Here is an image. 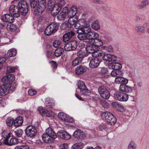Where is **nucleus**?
<instances>
[{"instance_id": "11", "label": "nucleus", "mask_w": 149, "mask_h": 149, "mask_svg": "<svg viewBox=\"0 0 149 149\" xmlns=\"http://www.w3.org/2000/svg\"><path fill=\"white\" fill-rule=\"evenodd\" d=\"M37 132V130L35 127L31 125L28 126L25 130L26 134L29 137H33L35 136Z\"/></svg>"}, {"instance_id": "34", "label": "nucleus", "mask_w": 149, "mask_h": 149, "mask_svg": "<svg viewBox=\"0 0 149 149\" xmlns=\"http://www.w3.org/2000/svg\"><path fill=\"white\" fill-rule=\"evenodd\" d=\"M91 27L93 29L95 30H98L100 29L99 22L97 20L93 21L91 24Z\"/></svg>"}, {"instance_id": "28", "label": "nucleus", "mask_w": 149, "mask_h": 149, "mask_svg": "<svg viewBox=\"0 0 149 149\" xmlns=\"http://www.w3.org/2000/svg\"><path fill=\"white\" fill-rule=\"evenodd\" d=\"M77 10V7L76 6H72L70 9L68 14V17H75Z\"/></svg>"}, {"instance_id": "26", "label": "nucleus", "mask_w": 149, "mask_h": 149, "mask_svg": "<svg viewBox=\"0 0 149 149\" xmlns=\"http://www.w3.org/2000/svg\"><path fill=\"white\" fill-rule=\"evenodd\" d=\"M147 23L143 24V25H136L135 27V30L138 33H144L145 32V29L147 26Z\"/></svg>"}, {"instance_id": "40", "label": "nucleus", "mask_w": 149, "mask_h": 149, "mask_svg": "<svg viewBox=\"0 0 149 149\" xmlns=\"http://www.w3.org/2000/svg\"><path fill=\"white\" fill-rule=\"evenodd\" d=\"M17 53L16 50L14 49H11L9 50L7 53V56L9 57L15 56Z\"/></svg>"}, {"instance_id": "19", "label": "nucleus", "mask_w": 149, "mask_h": 149, "mask_svg": "<svg viewBox=\"0 0 149 149\" xmlns=\"http://www.w3.org/2000/svg\"><path fill=\"white\" fill-rule=\"evenodd\" d=\"M57 134L60 138L65 140H69L71 137L70 134L65 131L62 130L59 131L58 132Z\"/></svg>"}, {"instance_id": "15", "label": "nucleus", "mask_w": 149, "mask_h": 149, "mask_svg": "<svg viewBox=\"0 0 149 149\" xmlns=\"http://www.w3.org/2000/svg\"><path fill=\"white\" fill-rule=\"evenodd\" d=\"M46 5V3L45 1L42 0L40 1L36 6L35 11L38 12L39 13H42L45 9Z\"/></svg>"}, {"instance_id": "61", "label": "nucleus", "mask_w": 149, "mask_h": 149, "mask_svg": "<svg viewBox=\"0 0 149 149\" xmlns=\"http://www.w3.org/2000/svg\"><path fill=\"white\" fill-rule=\"evenodd\" d=\"M83 28L82 27H80V28H79L76 30V32L78 34H84Z\"/></svg>"}, {"instance_id": "27", "label": "nucleus", "mask_w": 149, "mask_h": 149, "mask_svg": "<svg viewBox=\"0 0 149 149\" xmlns=\"http://www.w3.org/2000/svg\"><path fill=\"white\" fill-rule=\"evenodd\" d=\"M87 39L95 40L99 37L98 34L96 33L92 32L91 31L86 35Z\"/></svg>"}, {"instance_id": "37", "label": "nucleus", "mask_w": 149, "mask_h": 149, "mask_svg": "<svg viewBox=\"0 0 149 149\" xmlns=\"http://www.w3.org/2000/svg\"><path fill=\"white\" fill-rule=\"evenodd\" d=\"M6 28L8 30H11L12 31H14L17 29V26L14 24L11 23H9V24H6Z\"/></svg>"}, {"instance_id": "60", "label": "nucleus", "mask_w": 149, "mask_h": 149, "mask_svg": "<svg viewBox=\"0 0 149 149\" xmlns=\"http://www.w3.org/2000/svg\"><path fill=\"white\" fill-rule=\"evenodd\" d=\"M56 3H58L59 6H61V7L62 8V7L65 5V2L64 0H60L59 2Z\"/></svg>"}, {"instance_id": "55", "label": "nucleus", "mask_w": 149, "mask_h": 149, "mask_svg": "<svg viewBox=\"0 0 149 149\" xmlns=\"http://www.w3.org/2000/svg\"><path fill=\"white\" fill-rule=\"evenodd\" d=\"M49 63L51 64V66L53 68H56L57 67V65L56 62L54 61H49Z\"/></svg>"}, {"instance_id": "41", "label": "nucleus", "mask_w": 149, "mask_h": 149, "mask_svg": "<svg viewBox=\"0 0 149 149\" xmlns=\"http://www.w3.org/2000/svg\"><path fill=\"white\" fill-rule=\"evenodd\" d=\"M57 19L59 21L64 20L66 17V15L64 13H62L61 12H59L56 15Z\"/></svg>"}, {"instance_id": "25", "label": "nucleus", "mask_w": 149, "mask_h": 149, "mask_svg": "<svg viewBox=\"0 0 149 149\" xmlns=\"http://www.w3.org/2000/svg\"><path fill=\"white\" fill-rule=\"evenodd\" d=\"M109 66L110 68H111L112 69L121 70L120 69L122 68V65L121 64L118 62L111 63L109 64Z\"/></svg>"}, {"instance_id": "23", "label": "nucleus", "mask_w": 149, "mask_h": 149, "mask_svg": "<svg viewBox=\"0 0 149 149\" xmlns=\"http://www.w3.org/2000/svg\"><path fill=\"white\" fill-rule=\"evenodd\" d=\"M58 117L61 120L66 122H71L72 121V119L65 113L60 112L58 114Z\"/></svg>"}, {"instance_id": "3", "label": "nucleus", "mask_w": 149, "mask_h": 149, "mask_svg": "<svg viewBox=\"0 0 149 149\" xmlns=\"http://www.w3.org/2000/svg\"><path fill=\"white\" fill-rule=\"evenodd\" d=\"M78 88L76 89L77 92L85 95H89L91 94L90 91L88 90L85 85L84 82L82 80H79L77 83Z\"/></svg>"}, {"instance_id": "4", "label": "nucleus", "mask_w": 149, "mask_h": 149, "mask_svg": "<svg viewBox=\"0 0 149 149\" xmlns=\"http://www.w3.org/2000/svg\"><path fill=\"white\" fill-rule=\"evenodd\" d=\"M59 26L58 24L56 22H52L50 24L47 26L45 30V34L47 36H49L54 33L58 30Z\"/></svg>"}, {"instance_id": "51", "label": "nucleus", "mask_w": 149, "mask_h": 149, "mask_svg": "<svg viewBox=\"0 0 149 149\" xmlns=\"http://www.w3.org/2000/svg\"><path fill=\"white\" fill-rule=\"evenodd\" d=\"M29 147L26 145H21L16 146L15 149H29Z\"/></svg>"}, {"instance_id": "45", "label": "nucleus", "mask_w": 149, "mask_h": 149, "mask_svg": "<svg viewBox=\"0 0 149 149\" xmlns=\"http://www.w3.org/2000/svg\"><path fill=\"white\" fill-rule=\"evenodd\" d=\"M23 133L22 129H19L14 131V134L17 137H20L22 135Z\"/></svg>"}, {"instance_id": "56", "label": "nucleus", "mask_w": 149, "mask_h": 149, "mask_svg": "<svg viewBox=\"0 0 149 149\" xmlns=\"http://www.w3.org/2000/svg\"><path fill=\"white\" fill-rule=\"evenodd\" d=\"M112 104L113 107L117 109L118 107H122L120 104L116 102H113L112 103Z\"/></svg>"}, {"instance_id": "31", "label": "nucleus", "mask_w": 149, "mask_h": 149, "mask_svg": "<svg viewBox=\"0 0 149 149\" xmlns=\"http://www.w3.org/2000/svg\"><path fill=\"white\" fill-rule=\"evenodd\" d=\"M69 18L67 22L68 28L72 27L73 25H74L76 22L77 20L75 18V17L74 18V17H68Z\"/></svg>"}, {"instance_id": "9", "label": "nucleus", "mask_w": 149, "mask_h": 149, "mask_svg": "<svg viewBox=\"0 0 149 149\" xmlns=\"http://www.w3.org/2000/svg\"><path fill=\"white\" fill-rule=\"evenodd\" d=\"M78 43L75 40L70 41L66 43L64 46V49L66 51L75 50L77 47Z\"/></svg>"}, {"instance_id": "5", "label": "nucleus", "mask_w": 149, "mask_h": 149, "mask_svg": "<svg viewBox=\"0 0 149 149\" xmlns=\"http://www.w3.org/2000/svg\"><path fill=\"white\" fill-rule=\"evenodd\" d=\"M16 86L15 83H13L12 82L6 86H3L1 88L2 91H1L0 94L1 96H4L7 95L8 93L10 90L13 92L15 90Z\"/></svg>"}, {"instance_id": "20", "label": "nucleus", "mask_w": 149, "mask_h": 149, "mask_svg": "<svg viewBox=\"0 0 149 149\" xmlns=\"http://www.w3.org/2000/svg\"><path fill=\"white\" fill-rule=\"evenodd\" d=\"M126 84H121L119 87L120 90L126 93H131L132 91L131 87L126 85Z\"/></svg>"}, {"instance_id": "14", "label": "nucleus", "mask_w": 149, "mask_h": 149, "mask_svg": "<svg viewBox=\"0 0 149 149\" xmlns=\"http://www.w3.org/2000/svg\"><path fill=\"white\" fill-rule=\"evenodd\" d=\"M73 135L75 138L79 139H83L86 137V134L83 131L78 129L74 132Z\"/></svg>"}, {"instance_id": "50", "label": "nucleus", "mask_w": 149, "mask_h": 149, "mask_svg": "<svg viewBox=\"0 0 149 149\" xmlns=\"http://www.w3.org/2000/svg\"><path fill=\"white\" fill-rule=\"evenodd\" d=\"M77 38L79 40H83L87 39L86 35L84 34H78Z\"/></svg>"}, {"instance_id": "35", "label": "nucleus", "mask_w": 149, "mask_h": 149, "mask_svg": "<svg viewBox=\"0 0 149 149\" xmlns=\"http://www.w3.org/2000/svg\"><path fill=\"white\" fill-rule=\"evenodd\" d=\"M111 75L113 77H117L118 76H123V73L121 70H118L113 69L111 73Z\"/></svg>"}, {"instance_id": "42", "label": "nucleus", "mask_w": 149, "mask_h": 149, "mask_svg": "<svg viewBox=\"0 0 149 149\" xmlns=\"http://www.w3.org/2000/svg\"><path fill=\"white\" fill-rule=\"evenodd\" d=\"M14 119L11 117H8L6 120V123L9 127H11L14 124Z\"/></svg>"}, {"instance_id": "18", "label": "nucleus", "mask_w": 149, "mask_h": 149, "mask_svg": "<svg viewBox=\"0 0 149 149\" xmlns=\"http://www.w3.org/2000/svg\"><path fill=\"white\" fill-rule=\"evenodd\" d=\"M38 110L42 115L47 117L52 116L54 114V112L52 111L43 109L42 107H39L38 108Z\"/></svg>"}, {"instance_id": "2", "label": "nucleus", "mask_w": 149, "mask_h": 149, "mask_svg": "<svg viewBox=\"0 0 149 149\" xmlns=\"http://www.w3.org/2000/svg\"><path fill=\"white\" fill-rule=\"evenodd\" d=\"M102 117L105 119L106 122L111 125H113L116 123L117 120L116 118L111 113L105 111L102 113Z\"/></svg>"}, {"instance_id": "58", "label": "nucleus", "mask_w": 149, "mask_h": 149, "mask_svg": "<svg viewBox=\"0 0 149 149\" xmlns=\"http://www.w3.org/2000/svg\"><path fill=\"white\" fill-rule=\"evenodd\" d=\"M55 0H49L48 4L49 6H53L55 4Z\"/></svg>"}, {"instance_id": "64", "label": "nucleus", "mask_w": 149, "mask_h": 149, "mask_svg": "<svg viewBox=\"0 0 149 149\" xmlns=\"http://www.w3.org/2000/svg\"><path fill=\"white\" fill-rule=\"evenodd\" d=\"M67 34L68 35L69 37L71 38L74 35L75 33L73 31H71L67 33Z\"/></svg>"}, {"instance_id": "43", "label": "nucleus", "mask_w": 149, "mask_h": 149, "mask_svg": "<svg viewBox=\"0 0 149 149\" xmlns=\"http://www.w3.org/2000/svg\"><path fill=\"white\" fill-rule=\"evenodd\" d=\"M30 5L32 8H35L38 4L39 2V0H30Z\"/></svg>"}, {"instance_id": "13", "label": "nucleus", "mask_w": 149, "mask_h": 149, "mask_svg": "<svg viewBox=\"0 0 149 149\" xmlns=\"http://www.w3.org/2000/svg\"><path fill=\"white\" fill-rule=\"evenodd\" d=\"M9 11L11 15L13 17H19L20 13L18 8L15 5H12L10 6L9 8Z\"/></svg>"}, {"instance_id": "24", "label": "nucleus", "mask_w": 149, "mask_h": 149, "mask_svg": "<svg viewBox=\"0 0 149 149\" xmlns=\"http://www.w3.org/2000/svg\"><path fill=\"white\" fill-rule=\"evenodd\" d=\"M123 76H118L116 77L115 80V83L118 84H127L128 81V79L122 77Z\"/></svg>"}, {"instance_id": "46", "label": "nucleus", "mask_w": 149, "mask_h": 149, "mask_svg": "<svg viewBox=\"0 0 149 149\" xmlns=\"http://www.w3.org/2000/svg\"><path fill=\"white\" fill-rule=\"evenodd\" d=\"M81 62L80 59L79 58H76L73 60L72 64L73 66H75L79 65Z\"/></svg>"}, {"instance_id": "39", "label": "nucleus", "mask_w": 149, "mask_h": 149, "mask_svg": "<svg viewBox=\"0 0 149 149\" xmlns=\"http://www.w3.org/2000/svg\"><path fill=\"white\" fill-rule=\"evenodd\" d=\"M19 141L18 139L15 138H12L11 139L10 141L8 140V143L5 144L8 145H12L16 144L18 143Z\"/></svg>"}, {"instance_id": "16", "label": "nucleus", "mask_w": 149, "mask_h": 149, "mask_svg": "<svg viewBox=\"0 0 149 149\" xmlns=\"http://www.w3.org/2000/svg\"><path fill=\"white\" fill-rule=\"evenodd\" d=\"M102 56L103 59L106 61H116L117 60L118 58L116 56L112 55L111 54H104L103 53Z\"/></svg>"}, {"instance_id": "30", "label": "nucleus", "mask_w": 149, "mask_h": 149, "mask_svg": "<svg viewBox=\"0 0 149 149\" xmlns=\"http://www.w3.org/2000/svg\"><path fill=\"white\" fill-rule=\"evenodd\" d=\"M24 121L22 117L19 116L14 120V125L16 127H18L22 125Z\"/></svg>"}, {"instance_id": "59", "label": "nucleus", "mask_w": 149, "mask_h": 149, "mask_svg": "<svg viewBox=\"0 0 149 149\" xmlns=\"http://www.w3.org/2000/svg\"><path fill=\"white\" fill-rule=\"evenodd\" d=\"M6 61V58L3 57H1L0 58V64L3 65V66L5 65V62Z\"/></svg>"}, {"instance_id": "22", "label": "nucleus", "mask_w": 149, "mask_h": 149, "mask_svg": "<svg viewBox=\"0 0 149 149\" xmlns=\"http://www.w3.org/2000/svg\"><path fill=\"white\" fill-rule=\"evenodd\" d=\"M58 3H56L53 6L51 11V15L52 16L54 17L60 12L61 8L59 6Z\"/></svg>"}, {"instance_id": "1", "label": "nucleus", "mask_w": 149, "mask_h": 149, "mask_svg": "<svg viewBox=\"0 0 149 149\" xmlns=\"http://www.w3.org/2000/svg\"><path fill=\"white\" fill-rule=\"evenodd\" d=\"M86 49L87 52L91 53L93 57H100L104 54L101 51H99V47L98 46L95 45L87 46Z\"/></svg>"}, {"instance_id": "21", "label": "nucleus", "mask_w": 149, "mask_h": 149, "mask_svg": "<svg viewBox=\"0 0 149 149\" xmlns=\"http://www.w3.org/2000/svg\"><path fill=\"white\" fill-rule=\"evenodd\" d=\"M87 69L86 67L84 65H79L76 68L75 73L78 75H81L85 72Z\"/></svg>"}, {"instance_id": "57", "label": "nucleus", "mask_w": 149, "mask_h": 149, "mask_svg": "<svg viewBox=\"0 0 149 149\" xmlns=\"http://www.w3.org/2000/svg\"><path fill=\"white\" fill-rule=\"evenodd\" d=\"M95 40H96L95 42L98 44V45L97 46H98L99 47V46H101L103 45L102 41L100 39L97 38L95 39Z\"/></svg>"}, {"instance_id": "32", "label": "nucleus", "mask_w": 149, "mask_h": 149, "mask_svg": "<svg viewBox=\"0 0 149 149\" xmlns=\"http://www.w3.org/2000/svg\"><path fill=\"white\" fill-rule=\"evenodd\" d=\"M10 132H8L5 130L3 132L2 136L4 139L3 140L4 144L8 143V140L10 137Z\"/></svg>"}, {"instance_id": "52", "label": "nucleus", "mask_w": 149, "mask_h": 149, "mask_svg": "<svg viewBox=\"0 0 149 149\" xmlns=\"http://www.w3.org/2000/svg\"><path fill=\"white\" fill-rule=\"evenodd\" d=\"M63 41L65 42L68 41L71 38L67 33H65L64 35H63Z\"/></svg>"}, {"instance_id": "62", "label": "nucleus", "mask_w": 149, "mask_h": 149, "mask_svg": "<svg viewBox=\"0 0 149 149\" xmlns=\"http://www.w3.org/2000/svg\"><path fill=\"white\" fill-rule=\"evenodd\" d=\"M141 3L144 6H146L149 4V0H144L141 2Z\"/></svg>"}, {"instance_id": "8", "label": "nucleus", "mask_w": 149, "mask_h": 149, "mask_svg": "<svg viewBox=\"0 0 149 149\" xmlns=\"http://www.w3.org/2000/svg\"><path fill=\"white\" fill-rule=\"evenodd\" d=\"M98 91L99 94L103 99L107 100L109 98L110 96V93L105 86H100L98 88Z\"/></svg>"}, {"instance_id": "44", "label": "nucleus", "mask_w": 149, "mask_h": 149, "mask_svg": "<svg viewBox=\"0 0 149 149\" xmlns=\"http://www.w3.org/2000/svg\"><path fill=\"white\" fill-rule=\"evenodd\" d=\"M62 44L61 41L58 40H56L53 43V45L55 48H58L59 47L62 46Z\"/></svg>"}, {"instance_id": "47", "label": "nucleus", "mask_w": 149, "mask_h": 149, "mask_svg": "<svg viewBox=\"0 0 149 149\" xmlns=\"http://www.w3.org/2000/svg\"><path fill=\"white\" fill-rule=\"evenodd\" d=\"M83 27V33L86 35L91 31V29L89 26H84Z\"/></svg>"}, {"instance_id": "63", "label": "nucleus", "mask_w": 149, "mask_h": 149, "mask_svg": "<svg viewBox=\"0 0 149 149\" xmlns=\"http://www.w3.org/2000/svg\"><path fill=\"white\" fill-rule=\"evenodd\" d=\"M68 8L66 7H65L63 8V9L61 11V12L62 13H65V14L66 15L68 13Z\"/></svg>"}, {"instance_id": "33", "label": "nucleus", "mask_w": 149, "mask_h": 149, "mask_svg": "<svg viewBox=\"0 0 149 149\" xmlns=\"http://www.w3.org/2000/svg\"><path fill=\"white\" fill-rule=\"evenodd\" d=\"M46 133L51 137L54 139H55L57 137L56 134L53 131L52 129L50 127H48L46 130Z\"/></svg>"}, {"instance_id": "7", "label": "nucleus", "mask_w": 149, "mask_h": 149, "mask_svg": "<svg viewBox=\"0 0 149 149\" xmlns=\"http://www.w3.org/2000/svg\"><path fill=\"white\" fill-rule=\"evenodd\" d=\"M15 79V77L13 75L11 74L3 77L1 79V81L3 83V84L0 87V91H2L1 88L3 86H6L9 84L10 83H11Z\"/></svg>"}, {"instance_id": "49", "label": "nucleus", "mask_w": 149, "mask_h": 149, "mask_svg": "<svg viewBox=\"0 0 149 149\" xmlns=\"http://www.w3.org/2000/svg\"><path fill=\"white\" fill-rule=\"evenodd\" d=\"M136 146L133 141H131L128 146L127 149H136Z\"/></svg>"}, {"instance_id": "29", "label": "nucleus", "mask_w": 149, "mask_h": 149, "mask_svg": "<svg viewBox=\"0 0 149 149\" xmlns=\"http://www.w3.org/2000/svg\"><path fill=\"white\" fill-rule=\"evenodd\" d=\"M42 138L44 142L46 143H51L55 139L49 136L46 133L43 134L42 135Z\"/></svg>"}, {"instance_id": "6", "label": "nucleus", "mask_w": 149, "mask_h": 149, "mask_svg": "<svg viewBox=\"0 0 149 149\" xmlns=\"http://www.w3.org/2000/svg\"><path fill=\"white\" fill-rule=\"evenodd\" d=\"M17 7L20 13L22 15H25L28 12V3L24 0H22L19 1Z\"/></svg>"}, {"instance_id": "10", "label": "nucleus", "mask_w": 149, "mask_h": 149, "mask_svg": "<svg viewBox=\"0 0 149 149\" xmlns=\"http://www.w3.org/2000/svg\"><path fill=\"white\" fill-rule=\"evenodd\" d=\"M116 99L120 101H126L128 99V95L123 93L117 91L114 95Z\"/></svg>"}, {"instance_id": "53", "label": "nucleus", "mask_w": 149, "mask_h": 149, "mask_svg": "<svg viewBox=\"0 0 149 149\" xmlns=\"http://www.w3.org/2000/svg\"><path fill=\"white\" fill-rule=\"evenodd\" d=\"M36 91L34 90L30 89L28 91V94L31 96L33 95H36Z\"/></svg>"}, {"instance_id": "48", "label": "nucleus", "mask_w": 149, "mask_h": 149, "mask_svg": "<svg viewBox=\"0 0 149 149\" xmlns=\"http://www.w3.org/2000/svg\"><path fill=\"white\" fill-rule=\"evenodd\" d=\"M17 69L16 67L11 66H8L7 67V72L8 73H12L14 72Z\"/></svg>"}, {"instance_id": "54", "label": "nucleus", "mask_w": 149, "mask_h": 149, "mask_svg": "<svg viewBox=\"0 0 149 149\" xmlns=\"http://www.w3.org/2000/svg\"><path fill=\"white\" fill-rule=\"evenodd\" d=\"M67 22H64L60 26L61 29L63 30H65L67 27H68Z\"/></svg>"}, {"instance_id": "36", "label": "nucleus", "mask_w": 149, "mask_h": 149, "mask_svg": "<svg viewBox=\"0 0 149 149\" xmlns=\"http://www.w3.org/2000/svg\"><path fill=\"white\" fill-rule=\"evenodd\" d=\"M63 52V48L60 47L56 49L54 52V54L56 57H58L61 56Z\"/></svg>"}, {"instance_id": "38", "label": "nucleus", "mask_w": 149, "mask_h": 149, "mask_svg": "<svg viewBox=\"0 0 149 149\" xmlns=\"http://www.w3.org/2000/svg\"><path fill=\"white\" fill-rule=\"evenodd\" d=\"M77 55L80 59L82 58L85 57L87 56V54L86 52L84 51L80 50L77 53Z\"/></svg>"}, {"instance_id": "17", "label": "nucleus", "mask_w": 149, "mask_h": 149, "mask_svg": "<svg viewBox=\"0 0 149 149\" xmlns=\"http://www.w3.org/2000/svg\"><path fill=\"white\" fill-rule=\"evenodd\" d=\"M1 19L3 22L9 23H12L14 21V19L13 16L8 14L3 15L1 16Z\"/></svg>"}, {"instance_id": "12", "label": "nucleus", "mask_w": 149, "mask_h": 149, "mask_svg": "<svg viewBox=\"0 0 149 149\" xmlns=\"http://www.w3.org/2000/svg\"><path fill=\"white\" fill-rule=\"evenodd\" d=\"M95 57L91 60L89 64L90 68H94L97 67L102 61V59L100 57Z\"/></svg>"}]
</instances>
